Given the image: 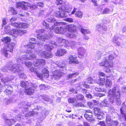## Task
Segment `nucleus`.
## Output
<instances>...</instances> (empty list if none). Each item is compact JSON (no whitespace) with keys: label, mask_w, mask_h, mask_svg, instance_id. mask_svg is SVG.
Returning <instances> with one entry per match:
<instances>
[{"label":"nucleus","mask_w":126,"mask_h":126,"mask_svg":"<svg viewBox=\"0 0 126 126\" xmlns=\"http://www.w3.org/2000/svg\"><path fill=\"white\" fill-rule=\"evenodd\" d=\"M65 23V22H56L51 27L49 26V24L47 22L45 21H43L42 23V25L44 26L43 28L48 30L46 33H45L44 35L42 34H41V33H38L37 34V38L40 39V41H39L38 43V45H42L44 41L46 39H49L52 38L53 35V31L57 34H64L66 30L73 33L77 32L76 26L72 25H67L64 28L62 26L60 27L57 26L60 25L64 24Z\"/></svg>","instance_id":"obj_1"},{"label":"nucleus","mask_w":126,"mask_h":126,"mask_svg":"<svg viewBox=\"0 0 126 126\" xmlns=\"http://www.w3.org/2000/svg\"><path fill=\"white\" fill-rule=\"evenodd\" d=\"M33 106L34 108L33 109V110L27 112L25 114V117L27 118L34 116L35 114H38V112L37 111H40L41 114L39 117V119L41 121H43L49 114L48 111L45 109L44 108L41 107L37 104L31 105L30 102H27L23 104L22 107H19V111L17 110L14 111L13 113H15L14 114L16 116V119L18 121L22 120V119L23 118L24 115H22L21 114H23L25 112L28 111L29 108L31 106L33 107Z\"/></svg>","instance_id":"obj_2"},{"label":"nucleus","mask_w":126,"mask_h":126,"mask_svg":"<svg viewBox=\"0 0 126 126\" xmlns=\"http://www.w3.org/2000/svg\"><path fill=\"white\" fill-rule=\"evenodd\" d=\"M108 99H105L101 102V104L102 106L109 107L108 110L111 114L114 112L115 110L113 107L110 105V103L112 104L114 99L116 101L119 99L120 97V93L119 92H116V89L113 88L110 89L108 94Z\"/></svg>","instance_id":"obj_3"},{"label":"nucleus","mask_w":126,"mask_h":126,"mask_svg":"<svg viewBox=\"0 0 126 126\" xmlns=\"http://www.w3.org/2000/svg\"><path fill=\"white\" fill-rule=\"evenodd\" d=\"M114 59V57L112 54L109 55L108 57H104L103 61L99 63V65L104 67V70L106 73H110L111 72L110 68H112L113 66V60Z\"/></svg>","instance_id":"obj_4"},{"label":"nucleus","mask_w":126,"mask_h":126,"mask_svg":"<svg viewBox=\"0 0 126 126\" xmlns=\"http://www.w3.org/2000/svg\"><path fill=\"white\" fill-rule=\"evenodd\" d=\"M58 9L62 10L61 18H63L67 16V13L68 14H69L72 9V5L69 4H64L59 7Z\"/></svg>","instance_id":"obj_5"},{"label":"nucleus","mask_w":126,"mask_h":126,"mask_svg":"<svg viewBox=\"0 0 126 126\" xmlns=\"http://www.w3.org/2000/svg\"><path fill=\"white\" fill-rule=\"evenodd\" d=\"M21 66L20 64L17 63L14 65L11 68V70L15 73L16 72L18 73L20 78L25 79L27 78V76L24 73L21 72Z\"/></svg>","instance_id":"obj_6"},{"label":"nucleus","mask_w":126,"mask_h":126,"mask_svg":"<svg viewBox=\"0 0 126 126\" xmlns=\"http://www.w3.org/2000/svg\"><path fill=\"white\" fill-rule=\"evenodd\" d=\"M11 40V38L8 36L4 37L3 39H1V41L3 42L5 45H7V47L9 48V50L11 53L13 52L14 47L15 46V44L14 42H10Z\"/></svg>","instance_id":"obj_7"},{"label":"nucleus","mask_w":126,"mask_h":126,"mask_svg":"<svg viewBox=\"0 0 126 126\" xmlns=\"http://www.w3.org/2000/svg\"><path fill=\"white\" fill-rule=\"evenodd\" d=\"M107 20L106 19H104L100 24H97L96 26V31L98 32L101 33L102 31L106 32L107 31Z\"/></svg>","instance_id":"obj_8"},{"label":"nucleus","mask_w":126,"mask_h":126,"mask_svg":"<svg viewBox=\"0 0 126 126\" xmlns=\"http://www.w3.org/2000/svg\"><path fill=\"white\" fill-rule=\"evenodd\" d=\"M100 109L97 107L94 108V112L96 118L99 120H102L104 118V114L103 112L99 111Z\"/></svg>","instance_id":"obj_9"},{"label":"nucleus","mask_w":126,"mask_h":126,"mask_svg":"<svg viewBox=\"0 0 126 126\" xmlns=\"http://www.w3.org/2000/svg\"><path fill=\"white\" fill-rule=\"evenodd\" d=\"M2 118L4 120L6 125L8 126H11L14 124L15 122V120L13 119L8 118L5 113H3L2 115Z\"/></svg>","instance_id":"obj_10"},{"label":"nucleus","mask_w":126,"mask_h":126,"mask_svg":"<svg viewBox=\"0 0 126 126\" xmlns=\"http://www.w3.org/2000/svg\"><path fill=\"white\" fill-rule=\"evenodd\" d=\"M11 24L12 26L16 28L26 29L29 26L28 24L27 23L14 22V23H12Z\"/></svg>","instance_id":"obj_11"},{"label":"nucleus","mask_w":126,"mask_h":126,"mask_svg":"<svg viewBox=\"0 0 126 126\" xmlns=\"http://www.w3.org/2000/svg\"><path fill=\"white\" fill-rule=\"evenodd\" d=\"M78 28L81 33L83 34V37L84 39L86 40H88L89 39V37L86 35V33L89 34L90 33L89 30L87 29H84L80 25H79L78 27Z\"/></svg>","instance_id":"obj_12"},{"label":"nucleus","mask_w":126,"mask_h":126,"mask_svg":"<svg viewBox=\"0 0 126 126\" xmlns=\"http://www.w3.org/2000/svg\"><path fill=\"white\" fill-rule=\"evenodd\" d=\"M28 3L24 1H20L16 2V7L18 8H21L23 10H27L28 8L26 5H27Z\"/></svg>","instance_id":"obj_13"},{"label":"nucleus","mask_w":126,"mask_h":126,"mask_svg":"<svg viewBox=\"0 0 126 126\" xmlns=\"http://www.w3.org/2000/svg\"><path fill=\"white\" fill-rule=\"evenodd\" d=\"M57 41L58 43L62 44L60 45L62 47L64 46V47L68 48L69 47L67 45L69 43V42L68 40L62 38L61 37H57Z\"/></svg>","instance_id":"obj_14"},{"label":"nucleus","mask_w":126,"mask_h":126,"mask_svg":"<svg viewBox=\"0 0 126 126\" xmlns=\"http://www.w3.org/2000/svg\"><path fill=\"white\" fill-rule=\"evenodd\" d=\"M37 38L38 40H37V44L38 46L41 48L42 47H43V46L44 49L47 51H50L52 49V48L49 44H46L45 45H43L44 44V42H45L46 40H47L48 39H46L44 41V42H43V43L42 44V45H39L38 44V43H39L38 42L39 41H40V39L37 38Z\"/></svg>","instance_id":"obj_15"},{"label":"nucleus","mask_w":126,"mask_h":126,"mask_svg":"<svg viewBox=\"0 0 126 126\" xmlns=\"http://www.w3.org/2000/svg\"><path fill=\"white\" fill-rule=\"evenodd\" d=\"M77 58V55H70L68 57L69 62L71 63L75 64H78L79 63Z\"/></svg>","instance_id":"obj_16"},{"label":"nucleus","mask_w":126,"mask_h":126,"mask_svg":"<svg viewBox=\"0 0 126 126\" xmlns=\"http://www.w3.org/2000/svg\"><path fill=\"white\" fill-rule=\"evenodd\" d=\"M46 61L43 59H37L36 60V61L34 63V66H38L39 65H43L46 63Z\"/></svg>","instance_id":"obj_17"},{"label":"nucleus","mask_w":126,"mask_h":126,"mask_svg":"<svg viewBox=\"0 0 126 126\" xmlns=\"http://www.w3.org/2000/svg\"><path fill=\"white\" fill-rule=\"evenodd\" d=\"M29 70L32 72H33L38 77H40L42 76V74L38 71V69L33 66H31L29 69Z\"/></svg>","instance_id":"obj_18"},{"label":"nucleus","mask_w":126,"mask_h":126,"mask_svg":"<svg viewBox=\"0 0 126 126\" xmlns=\"http://www.w3.org/2000/svg\"><path fill=\"white\" fill-rule=\"evenodd\" d=\"M34 90L32 87L25 88L24 92L27 95H31L33 94L34 92Z\"/></svg>","instance_id":"obj_19"},{"label":"nucleus","mask_w":126,"mask_h":126,"mask_svg":"<svg viewBox=\"0 0 126 126\" xmlns=\"http://www.w3.org/2000/svg\"><path fill=\"white\" fill-rule=\"evenodd\" d=\"M78 58H81L84 55L85 52V50L83 47H81L78 49Z\"/></svg>","instance_id":"obj_20"},{"label":"nucleus","mask_w":126,"mask_h":126,"mask_svg":"<svg viewBox=\"0 0 126 126\" xmlns=\"http://www.w3.org/2000/svg\"><path fill=\"white\" fill-rule=\"evenodd\" d=\"M93 114L91 113L90 114H87L86 113H85L84 116L88 121L91 122H93L94 121V119L93 118Z\"/></svg>","instance_id":"obj_21"},{"label":"nucleus","mask_w":126,"mask_h":126,"mask_svg":"<svg viewBox=\"0 0 126 126\" xmlns=\"http://www.w3.org/2000/svg\"><path fill=\"white\" fill-rule=\"evenodd\" d=\"M66 51L65 49L62 48L58 49L55 53L56 56H59L63 55L66 54Z\"/></svg>","instance_id":"obj_22"},{"label":"nucleus","mask_w":126,"mask_h":126,"mask_svg":"<svg viewBox=\"0 0 126 126\" xmlns=\"http://www.w3.org/2000/svg\"><path fill=\"white\" fill-rule=\"evenodd\" d=\"M38 53L39 55H40L41 57L46 58H50L49 56L48 53L45 51H42L41 50H39L38 51Z\"/></svg>","instance_id":"obj_23"},{"label":"nucleus","mask_w":126,"mask_h":126,"mask_svg":"<svg viewBox=\"0 0 126 126\" xmlns=\"http://www.w3.org/2000/svg\"><path fill=\"white\" fill-rule=\"evenodd\" d=\"M13 91V87L11 85H9L7 86V88L6 89L4 92L6 95H7L12 94Z\"/></svg>","instance_id":"obj_24"},{"label":"nucleus","mask_w":126,"mask_h":126,"mask_svg":"<svg viewBox=\"0 0 126 126\" xmlns=\"http://www.w3.org/2000/svg\"><path fill=\"white\" fill-rule=\"evenodd\" d=\"M106 124L108 126H111L113 125H114V126H117L118 125L119 123L117 121L112 120L106 122Z\"/></svg>","instance_id":"obj_25"},{"label":"nucleus","mask_w":126,"mask_h":126,"mask_svg":"<svg viewBox=\"0 0 126 126\" xmlns=\"http://www.w3.org/2000/svg\"><path fill=\"white\" fill-rule=\"evenodd\" d=\"M14 78V76L10 75L6 77L4 79L3 82L5 85H7L6 83L9 82L10 81L13 80Z\"/></svg>","instance_id":"obj_26"},{"label":"nucleus","mask_w":126,"mask_h":126,"mask_svg":"<svg viewBox=\"0 0 126 126\" xmlns=\"http://www.w3.org/2000/svg\"><path fill=\"white\" fill-rule=\"evenodd\" d=\"M64 73L62 72V71L61 69L58 70H56L54 71L55 75L59 78L62 77Z\"/></svg>","instance_id":"obj_27"},{"label":"nucleus","mask_w":126,"mask_h":126,"mask_svg":"<svg viewBox=\"0 0 126 126\" xmlns=\"http://www.w3.org/2000/svg\"><path fill=\"white\" fill-rule=\"evenodd\" d=\"M119 38V35L117 34L115 35L112 39V41L116 43V45L118 46L120 45V43L117 41L118 39Z\"/></svg>","instance_id":"obj_28"},{"label":"nucleus","mask_w":126,"mask_h":126,"mask_svg":"<svg viewBox=\"0 0 126 126\" xmlns=\"http://www.w3.org/2000/svg\"><path fill=\"white\" fill-rule=\"evenodd\" d=\"M20 85L21 87L26 88L30 86V83L28 81H21Z\"/></svg>","instance_id":"obj_29"},{"label":"nucleus","mask_w":126,"mask_h":126,"mask_svg":"<svg viewBox=\"0 0 126 126\" xmlns=\"http://www.w3.org/2000/svg\"><path fill=\"white\" fill-rule=\"evenodd\" d=\"M86 107V105L85 104H83L81 102H76L74 103L73 105V107Z\"/></svg>","instance_id":"obj_30"},{"label":"nucleus","mask_w":126,"mask_h":126,"mask_svg":"<svg viewBox=\"0 0 126 126\" xmlns=\"http://www.w3.org/2000/svg\"><path fill=\"white\" fill-rule=\"evenodd\" d=\"M84 96L81 94H77L76 96V98L78 100L82 101L83 103H85L86 101L84 98Z\"/></svg>","instance_id":"obj_31"},{"label":"nucleus","mask_w":126,"mask_h":126,"mask_svg":"<svg viewBox=\"0 0 126 126\" xmlns=\"http://www.w3.org/2000/svg\"><path fill=\"white\" fill-rule=\"evenodd\" d=\"M99 79L98 81L99 84L101 85H103L105 84V82L106 79H107V77H99Z\"/></svg>","instance_id":"obj_32"},{"label":"nucleus","mask_w":126,"mask_h":126,"mask_svg":"<svg viewBox=\"0 0 126 126\" xmlns=\"http://www.w3.org/2000/svg\"><path fill=\"white\" fill-rule=\"evenodd\" d=\"M111 78L106 79L105 84L106 87H108L110 86L112 84V81Z\"/></svg>","instance_id":"obj_33"},{"label":"nucleus","mask_w":126,"mask_h":126,"mask_svg":"<svg viewBox=\"0 0 126 126\" xmlns=\"http://www.w3.org/2000/svg\"><path fill=\"white\" fill-rule=\"evenodd\" d=\"M28 59L30 60H34L36 58L35 55L32 53L31 51L28 52Z\"/></svg>","instance_id":"obj_34"},{"label":"nucleus","mask_w":126,"mask_h":126,"mask_svg":"<svg viewBox=\"0 0 126 126\" xmlns=\"http://www.w3.org/2000/svg\"><path fill=\"white\" fill-rule=\"evenodd\" d=\"M79 74V73L78 72H75L68 75L67 77L68 79H70L74 77Z\"/></svg>","instance_id":"obj_35"},{"label":"nucleus","mask_w":126,"mask_h":126,"mask_svg":"<svg viewBox=\"0 0 126 126\" xmlns=\"http://www.w3.org/2000/svg\"><path fill=\"white\" fill-rule=\"evenodd\" d=\"M83 13L79 10L77 11L75 14V15L76 17L80 18H82L83 15Z\"/></svg>","instance_id":"obj_36"},{"label":"nucleus","mask_w":126,"mask_h":126,"mask_svg":"<svg viewBox=\"0 0 126 126\" xmlns=\"http://www.w3.org/2000/svg\"><path fill=\"white\" fill-rule=\"evenodd\" d=\"M46 21L49 22L53 23L56 21V20L53 15H50V17L46 19Z\"/></svg>","instance_id":"obj_37"},{"label":"nucleus","mask_w":126,"mask_h":126,"mask_svg":"<svg viewBox=\"0 0 126 126\" xmlns=\"http://www.w3.org/2000/svg\"><path fill=\"white\" fill-rule=\"evenodd\" d=\"M62 10H60L58 11H56L54 13V15L56 17L61 18V17H62Z\"/></svg>","instance_id":"obj_38"},{"label":"nucleus","mask_w":126,"mask_h":126,"mask_svg":"<svg viewBox=\"0 0 126 126\" xmlns=\"http://www.w3.org/2000/svg\"><path fill=\"white\" fill-rule=\"evenodd\" d=\"M110 11V10L109 8L106 7L103 10L102 13L103 14H109Z\"/></svg>","instance_id":"obj_39"},{"label":"nucleus","mask_w":126,"mask_h":126,"mask_svg":"<svg viewBox=\"0 0 126 126\" xmlns=\"http://www.w3.org/2000/svg\"><path fill=\"white\" fill-rule=\"evenodd\" d=\"M4 102H5L6 104V105H8L13 102V99L12 98L8 99L6 98L4 99Z\"/></svg>","instance_id":"obj_40"},{"label":"nucleus","mask_w":126,"mask_h":126,"mask_svg":"<svg viewBox=\"0 0 126 126\" xmlns=\"http://www.w3.org/2000/svg\"><path fill=\"white\" fill-rule=\"evenodd\" d=\"M10 27L9 25H5L4 27V31L5 32L9 33L11 32Z\"/></svg>","instance_id":"obj_41"},{"label":"nucleus","mask_w":126,"mask_h":126,"mask_svg":"<svg viewBox=\"0 0 126 126\" xmlns=\"http://www.w3.org/2000/svg\"><path fill=\"white\" fill-rule=\"evenodd\" d=\"M8 11L11 12L13 15H16L17 14V12L16 10L12 7L9 8Z\"/></svg>","instance_id":"obj_42"},{"label":"nucleus","mask_w":126,"mask_h":126,"mask_svg":"<svg viewBox=\"0 0 126 126\" xmlns=\"http://www.w3.org/2000/svg\"><path fill=\"white\" fill-rule=\"evenodd\" d=\"M42 98L45 101H48L50 102H52V100L50 98L48 97V96L47 95H43L42 96Z\"/></svg>","instance_id":"obj_43"},{"label":"nucleus","mask_w":126,"mask_h":126,"mask_svg":"<svg viewBox=\"0 0 126 126\" xmlns=\"http://www.w3.org/2000/svg\"><path fill=\"white\" fill-rule=\"evenodd\" d=\"M27 31L26 30H18L17 35H21L26 33Z\"/></svg>","instance_id":"obj_44"},{"label":"nucleus","mask_w":126,"mask_h":126,"mask_svg":"<svg viewBox=\"0 0 126 126\" xmlns=\"http://www.w3.org/2000/svg\"><path fill=\"white\" fill-rule=\"evenodd\" d=\"M68 102L69 103H75L76 101V98L74 97L69 98L68 99Z\"/></svg>","instance_id":"obj_45"},{"label":"nucleus","mask_w":126,"mask_h":126,"mask_svg":"<svg viewBox=\"0 0 126 126\" xmlns=\"http://www.w3.org/2000/svg\"><path fill=\"white\" fill-rule=\"evenodd\" d=\"M1 53L6 58L8 57V53L7 51L4 49H3L1 50Z\"/></svg>","instance_id":"obj_46"},{"label":"nucleus","mask_w":126,"mask_h":126,"mask_svg":"<svg viewBox=\"0 0 126 126\" xmlns=\"http://www.w3.org/2000/svg\"><path fill=\"white\" fill-rule=\"evenodd\" d=\"M115 1H111V2L115 5L120 4L122 3L123 0H114Z\"/></svg>","instance_id":"obj_47"},{"label":"nucleus","mask_w":126,"mask_h":126,"mask_svg":"<svg viewBox=\"0 0 126 126\" xmlns=\"http://www.w3.org/2000/svg\"><path fill=\"white\" fill-rule=\"evenodd\" d=\"M95 90L99 92H103L105 91V89L102 87H96L95 88Z\"/></svg>","instance_id":"obj_48"},{"label":"nucleus","mask_w":126,"mask_h":126,"mask_svg":"<svg viewBox=\"0 0 126 126\" xmlns=\"http://www.w3.org/2000/svg\"><path fill=\"white\" fill-rule=\"evenodd\" d=\"M98 77H107V78L109 77L107 76L105 74L104 72H99L98 74Z\"/></svg>","instance_id":"obj_49"},{"label":"nucleus","mask_w":126,"mask_h":126,"mask_svg":"<svg viewBox=\"0 0 126 126\" xmlns=\"http://www.w3.org/2000/svg\"><path fill=\"white\" fill-rule=\"evenodd\" d=\"M95 96H99V97H101L102 96H104L105 95V94H102L100 93L99 92H97L95 93L94 94Z\"/></svg>","instance_id":"obj_50"},{"label":"nucleus","mask_w":126,"mask_h":126,"mask_svg":"<svg viewBox=\"0 0 126 126\" xmlns=\"http://www.w3.org/2000/svg\"><path fill=\"white\" fill-rule=\"evenodd\" d=\"M93 79L91 77L88 78L87 79V82L88 83L90 84L93 83Z\"/></svg>","instance_id":"obj_51"},{"label":"nucleus","mask_w":126,"mask_h":126,"mask_svg":"<svg viewBox=\"0 0 126 126\" xmlns=\"http://www.w3.org/2000/svg\"><path fill=\"white\" fill-rule=\"evenodd\" d=\"M29 125L28 123L26 122H24L22 123V124L20 123H17L14 126H23L24 125Z\"/></svg>","instance_id":"obj_52"},{"label":"nucleus","mask_w":126,"mask_h":126,"mask_svg":"<svg viewBox=\"0 0 126 126\" xmlns=\"http://www.w3.org/2000/svg\"><path fill=\"white\" fill-rule=\"evenodd\" d=\"M42 121H41L39 119V118L38 120L36 122L35 126H41V122Z\"/></svg>","instance_id":"obj_53"},{"label":"nucleus","mask_w":126,"mask_h":126,"mask_svg":"<svg viewBox=\"0 0 126 126\" xmlns=\"http://www.w3.org/2000/svg\"><path fill=\"white\" fill-rule=\"evenodd\" d=\"M120 111L121 114L122 116L124 118H126V111H125L124 109H123L122 110H121V109H120Z\"/></svg>","instance_id":"obj_54"},{"label":"nucleus","mask_w":126,"mask_h":126,"mask_svg":"<svg viewBox=\"0 0 126 126\" xmlns=\"http://www.w3.org/2000/svg\"><path fill=\"white\" fill-rule=\"evenodd\" d=\"M39 88L40 90H45L46 87L45 84H41L39 85Z\"/></svg>","instance_id":"obj_55"},{"label":"nucleus","mask_w":126,"mask_h":126,"mask_svg":"<svg viewBox=\"0 0 126 126\" xmlns=\"http://www.w3.org/2000/svg\"><path fill=\"white\" fill-rule=\"evenodd\" d=\"M28 53L26 55H23L22 56V59L23 60H28Z\"/></svg>","instance_id":"obj_56"},{"label":"nucleus","mask_w":126,"mask_h":126,"mask_svg":"<svg viewBox=\"0 0 126 126\" xmlns=\"http://www.w3.org/2000/svg\"><path fill=\"white\" fill-rule=\"evenodd\" d=\"M42 73L44 74H48L49 73V72L48 69L46 68H44L42 70Z\"/></svg>","instance_id":"obj_57"},{"label":"nucleus","mask_w":126,"mask_h":126,"mask_svg":"<svg viewBox=\"0 0 126 126\" xmlns=\"http://www.w3.org/2000/svg\"><path fill=\"white\" fill-rule=\"evenodd\" d=\"M24 91L20 90L19 91V97L21 98H22L24 97Z\"/></svg>","instance_id":"obj_58"},{"label":"nucleus","mask_w":126,"mask_h":126,"mask_svg":"<svg viewBox=\"0 0 126 126\" xmlns=\"http://www.w3.org/2000/svg\"><path fill=\"white\" fill-rule=\"evenodd\" d=\"M87 105L89 108H91L93 107V103L91 101L88 102L87 103Z\"/></svg>","instance_id":"obj_59"},{"label":"nucleus","mask_w":126,"mask_h":126,"mask_svg":"<svg viewBox=\"0 0 126 126\" xmlns=\"http://www.w3.org/2000/svg\"><path fill=\"white\" fill-rule=\"evenodd\" d=\"M36 4L37 7L38 6L41 7H43L44 5V3L42 2H37Z\"/></svg>","instance_id":"obj_60"},{"label":"nucleus","mask_w":126,"mask_h":126,"mask_svg":"<svg viewBox=\"0 0 126 126\" xmlns=\"http://www.w3.org/2000/svg\"><path fill=\"white\" fill-rule=\"evenodd\" d=\"M65 20L69 22H73L74 20L72 18L67 17L65 19Z\"/></svg>","instance_id":"obj_61"},{"label":"nucleus","mask_w":126,"mask_h":126,"mask_svg":"<svg viewBox=\"0 0 126 126\" xmlns=\"http://www.w3.org/2000/svg\"><path fill=\"white\" fill-rule=\"evenodd\" d=\"M86 97L88 98L92 99V96L91 94L89 92L85 94Z\"/></svg>","instance_id":"obj_62"},{"label":"nucleus","mask_w":126,"mask_h":126,"mask_svg":"<svg viewBox=\"0 0 126 126\" xmlns=\"http://www.w3.org/2000/svg\"><path fill=\"white\" fill-rule=\"evenodd\" d=\"M56 2L57 5H61L63 3V0H56Z\"/></svg>","instance_id":"obj_63"},{"label":"nucleus","mask_w":126,"mask_h":126,"mask_svg":"<svg viewBox=\"0 0 126 126\" xmlns=\"http://www.w3.org/2000/svg\"><path fill=\"white\" fill-rule=\"evenodd\" d=\"M18 30L15 29H13L12 30L11 32L14 34H17Z\"/></svg>","instance_id":"obj_64"}]
</instances>
